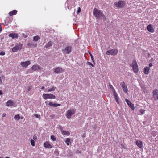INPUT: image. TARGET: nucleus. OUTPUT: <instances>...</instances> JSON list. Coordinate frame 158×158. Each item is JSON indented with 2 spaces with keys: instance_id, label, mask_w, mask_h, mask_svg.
Returning a JSON list of instances; mask_svg holds the SVG:
<instances>
[{
  "instance_id": "13",
  "label": "nucleus",
  "mask_w": 158,
  "mask_h": 158,
  "mask_svg": "<svg viewBox=\"0 0 158 158\" xmlns=\"http://www.w3.org/2000/svg\"><path fill=\"white\" fill-rule=\"evenodd\" d=\"M54 72L56 73H60L63 71V69L60 67H57L54 69Z\"/></svg>"
},
{
  "instance_id": "32",
  "label": "nucleus",
  "mask_w": 158,
  "mask_h": 158,
  "mask_svg": "<svg viewBox=\"0 0 158 158\" xmlns=\"http://www.w3.org/2000/svg\"><path fill=\"white\" fill-rule=\"evenodd\" d=\"M14 118L15 119H16V120H19L20 119V117L19 116V114H17L16 115H15V116H14Z\"/></svg>"
},
{
  "instance_id": "39",
  "label": "nucleus",
  "mask_w": 158,
  "mask_h": 158,
  "mask_svg": "<svg viewBox=\"0 0 158 158\" xmlns=\"http://www.w3.org/2000/svg\"><path fill=\"white\" fill-rule=\"evenodd\" d=\"M5 54V52H0V55H4Z\"/></svg>"
},
{
  "instance_id": "46",
  "label": "nucleus",
  "mask_w": 158,
  "mask_h": 158,
  "mask_svg": "<svg viewBox=\"0 0 158 158\" xmlns=\"http://www.w3.org/2000/svg\"><path fill=\"white\" fill-rule=\"evenodd\" d=\"M41 89L42 90H44V91L46 89H44V86H42L41 87Z\"/></svg>"
},
{
  "instance_id": "1",
  "label": "nucleus",
  "mask_w": 158,
  "mask_h": 158,
  "mask_svg": "<svg viewBox=\"0 0 158 158\" xmlns=\"http://www.w3.org/2000/svg\"><path fill=\"white\" fill-rule=\"evenodd\" d=\"M93 14L98 19H100L102 18L105 19L106 17L103 14L102 11L96 8L94 9L93 11Z\"/></svg>"
},
{
  "instance_id": "18",
  "label": "nucleus",
  "mask_w": 158,
  "mask_h": 158,
  "mask_svg": "<svg viewBox=\"0 0 158 158\" xmlns=\"http://www.w3.org/2000/svg\"><path fill=\"white\" fill-rule=\"evenodd\" d=\"M14 104V102L11 100H8L6 103V105L7 106H11L13 105Z\"/></svg>"
},
{
  "instance_id": "33",
  "label": "nucleus",
  "mask_w": 158,
  "mask_h": 158,
  "mask_svg": "<svg viewBox=\"0 0 158 158\" xmlns=\"http://www.w3.org/2000/svg\"><path fill=\"white\" fill-rule=\"evenodd\" d=\"M30 142L32 146H35V142L33 140L31 139L30 140Z\"/></svg>"
},
{
  "instance_id": "45",
  "label": "nucleus",
  "mask_w": 158,
  "mask_h": 158,
  "mask_svg": "<svg viewBox=\"0 0 158 158\" xmlns=\"http://www.w3.org/2000/svg\"><path fill=\"white\" fill-rule=\"evenodd\" d=\"M149 67H151L152 66V63L149 64Z\"/></svg>"
},
{
  "instance_id": "3",
  "label": "nucleus",
  "mask_w": 158,
  "mask_h": 158,
  "mask_svg": "<svg viewBox=\"0 0 158 158\" xmlns=\"http://www.w3.org/2000/svg\"><path fill=\"white\" fill-rule=\"evenodd\" d=\"M42 97L45 99H53L56 98L55 96L51 94H44L42 95Z\"/></svg>"
},
{
  "instance_id": "43",
  "label": "nucleus",
  "mask_w": 158,
  "mask_h": 158,
  "mask_svg": "<svg viewBox=\"0 0 158 158\" xmlns=\"http://www.w3.org/2000/svg\"><path fill=\"white\" fill-rule=\"evenodd\" d=\"M33 139L35 140H36L37 139V138L36 136L34 135L33 136Z\"/></svg>"
},
{
  "instance_id": "38",
  "label": "nucleus",
  "mask_w": 158,
  "mask_h": 158,
  "mask_svg": "<svg viewBox=\"0 0 158 158\" xmlns=\"http://www.w3.org/2000/svg\"><path fill=\"white\" fill-rule=\"evenodd\" d=\"M87 64L90 65H91L92 67H93V65L92 63L90 62H88Z\"/></svg>"
},
{
  "instance_id": "22",
  "label": "nucleus",
  "mask_w": 158,
  "mask_h": 158,
  "mask_svg": "<svg viewBox=\"0 0 158 158\" xmlns=\"http://www.w3.org/2000/svg\"><path fill=\"white\" fill-rule=\"evenodd\" d=\"M150 68L148 67H146L145 68L144 70V73L145 74H148L149 72Z\"/></svg>"
},
{
  "instance_id": "16",
  "label": "nucleus",
  "mask_w": 158,
  "mask_h": 158,
  "mask_svg": "<svg viewBox=\"0 0 158 158\" xmlns=\"http://www.w3.org/2000/svg\"><path fill=\"white\" fill-rule=\"evenodd\" d=\"M113 95L116 102L118 104H119L118 99L119 98L118 96V95L117 94L116 92L113 93Z\"/></svg>"
},
{
  "instance_id": "42",
  "label": "nucleus",
  "mask_w": 158,
  "mask_h": 158,
  "mask_svg": "<svg viewBox=\"0 0 158 158\" xmlns=\"http://www.w3.org/2000/svg\"><path fill=\"white\" fill-rule=\"evenodd\" d=\"M81 11V9L80 7H78V10L77 11V13H80Z\"/></svg>"
},
{
  "instance_id": "49",
  "label": "nucleus",
  "mask_w": 158,
  "mask_h": 158,
  "mask_svg": "<svg viewBox=\"0 0 158 158\" xmlns=\"http://www.w3.org/2000/svg\"><path fill=\"white\" fill-rule=\"evenodd\" d=\"M2 94V91L1 90H0V95H1V94Z\"/></svg>"
},
{
  "instance_id": "14",
  "label": "nucleus",
  "mask_w": 158,
  "mask_h": 158,
  "mask_svg": "<svg viewBox=\"0 0 158 158\" xmlns=\"http://www.w3.org/2000/svg\"><path fill=\"white\" fill-rule=\"evenodd\" d=\"M147 30L150 32L153 33L154 30L152 25L150 24L147 26Z\"/></svg>"
},
{
  "instance_id": "30",
  "label": "nucleus",
  "mask_w": 158,
  "mask_h": 158,
  "mask_svg": "<svg viewBox=\"0 0 158 158\" xmlns=\"http://www.w3.org/2000/svg\"><path fill=\"white\" fill-rule=\"evenodd\" d=\"M109 87L110 89L112 90L113 93L116 92L114 88H113V86L109 84Z\"/></svg>"
},
{
  "instance_id": "20",
  "label": "nucleus",
  "mask_w": 158,
  "mask_h": 158,
  "mask_svg": "<svg viewBox=\"0 0 158 158\" xmlns=\"http://www.w3.org/2000/svg\"><path fill=\"white\" fill-rule=\"evenodd\" d=\"M56 88V87L53 86L52 88H50L48 89H46L44 91L45 92H50L52 91H54L55 90Z\"/></svg>"
},
{
  "instance_id": "48",
  "label": "nucleus",
  "mask_w": 158,
  "mask_h": 158,
  "mask_svg": "<svg viewBox=\"0 0 158 158\" xmlns=\"http://www.w3.org/2000/svg\"><path fill=\"white\" fill-rule=\"evenodd\" d=\"M76 153H80V151H77L76 152Z\"/></svg>"
},
{
  "instance_id": "26",
  "label": "nucleus",
  "mask_w": 158,
  "mask_h": 158,
  "mask_svg": "<svg viewBox=\"0 0 158 158\" xmlns=\"http://www.w3.org/2000/svg\"><path fill=\"white\" fill-rule=\"evenodd\" d=\"M52 44V42L51 41H50L48 42L47 44L45 45V47L46 48H48L50 46H51Z\"/></svg>"
},
{
  "instance_id": "29",
  "label": "nucleus",
  "mask_w": 158,
  "mask_h": 158,
  "mask_svg": "<svg viewBox=\"0 0 158 158\" xmlns=\"http://www.w3.org/2000/svg\"><path fill=\"white\" fill-rule=\"evenodd\" d=\"M65 142L67 145H69L70 143V139L69 138L66 139Z\"/></svg>"
},
{
  "instance_id": "36",
  "label": "nucleus",
  "mask_w": 158,
  "mask_h": 158,
  "mask_svg": "<svg viewBox=\"0 0 158 158\" xmlns=\"http://www.w3.org/2000/svg\"><path fill=\"white\" fill-rule=\"evenodd\" d=\"M34 115L35 117L37 118H39L40 117V116L37 114H35Z\"/></svg>"
},
{
  "instance_id": "37",
  "label": "nucleus",
  "mask_w": 158,
  "mask_h": 158,
  "mask_svg": "<svg viewBox=\"0 0 158 158\" xmlns=\"http://www.w3.org/2000/svg\"><path fill=\"white\" fill-rule=\"evenodd\" d=\"M140 113L142 114H143L145 112V110L143 109H141L140 111Z\"/></svg>"
},
{
  "instance_id": "10",
  "label": "nucleus",
  "mask_w": 158,
  "mask_h": 158,
  "mask_svg": "<svg viewBox=\"0 0 158 158\" xmlns=\"http://www.w3.org/2000/svg\"><path fill=\"white\" fill-rule=\"evenodd\" d=\"M153 98L155 100H158V90H153Z\"/></svg>"
},
{
  "instance_id": "12",
  "label": "nucleus",
  "mask_w": 158,
  "mask_h": 158,
  "mask_svg": "<svg viewBox=\"0 0 158 158\" xmlns=\"http://www.w3.org/2000/svg\"><path fill=\"white\" fill-rule=\"evenodd\" d=\"M125 101L132 110H134L135 107L134 105L131 103L130 100L128 99H125Z\"/></svg>"
},
{
  "instance_id": "52",
  "label": "nucleus",
  "mask_w": 158,
  "mask_h": 158,
  "mask_svg": "<svg viewBox=\"0 0 158 158\" xmlns=\"http://www.w3.org/2000/svg\"><path fill=\"white\" fill-rule=\"evenodd\" d=\"M5 158H10L8 157H6Z\"/></svg>"
},
{
  "instance_id": "23",
  "label": "nucleus",
  "mask_w": 158,
  "mask_h": 158,
  "mask_svg": "<svg viewBox=\"0 0 158 158\" xmlns=\"http://www.w3.org/2000/svg\"><path fill=\"white\" fill-rule=\"evenodd\" d=\"M48 104L50 106L55 107H56L57 106H59L60 105V104L57 103H53L52 102H49Z\"/></svg>"
},
{
  "instance_id": "31",
  "label": "nucleus",
  "mask_w": 158,
  "mask_h": 158,
  "mask_svg": "<svg viewBox=\"0 0 158 158\" xmlns=\"http://www.w3.org/2000/svg\"><path fill=\"white\" fill-rule=\"evenodd\" d=\"M72 154H73V153H72V152L70 150H69V151H68V156H72Z\"/></svg>"
},
{
  "instance_id": "21",
  "label": "nucleus",
  "mask_w": 158,
  "mask_h": 158,
  "mask_svg": "<svg viewBox=\"0 0 158 158\" xmlns=\"http://www.w3.org/2000/svg\"><path fill=\"white\" fill-rule=\"evenodd\" d=\"M136 144L138 146L139 148H141L143 145V143L142 141L139 140H137L136 142Z\"/></svg>"
},
{
  "instance_id": "53",
  "label": "nucleus",
  "mask_w": 158,
  "mask_h": 158,
  "mask_svg": "<svg viewBox=\"0 0 158 158\" xmlns=\"http://www.w3.org/2000/svg\"><path fill=\"white\" fill-rule=\"evenodd\" d=\"M56 152L57 153L58 152L57 151H55V152Z\"/></svg>"
},
{
  "instance_id": "6",
  "label": "nucleus",
  "mask_w": 158,
  "mask_h": 158,
  "mask_svg": "<svg viewBox=\"0 0 158 158\" xmlns=\"http://www.w3.org/2000/svg\"><path fill=\"white\" fill-rule=\"evenodd\" d=\"M114 6L118 8H121L123 7L125 5V2L122 1H119L116 2L114 4Z\"/></svg>"
},
{
  "instance_id": "41",
  "label": "nucleus",
  "mask_w": 158,
  "mask_h": 158,
  "mask_svg": "<svg viewBox=\"0 0 158 158\" xmlns=\"http://www.w3.org/2000/svg\"><path fill=\"white\" fill-rule=\"evenodd\" d=\"M31 87L30 86H28L27 87V91L28 92L29 91H30V90H31Z\"/></svg>"
},
{
  "instance_id": "4",
  "label": "nucleus",
  "mask_w": 158,
  "mask_h": 158,
  "mask_svg": "<svg viewBox=\"0 0 158 158\" xmlns=\"http://www.w3.org/2000/svg\"><path fill=\"white\" fill-rule=\"evenodd\" d=\"M118 52L117 49H112L111 50H108L106 52L107 55H116Z\"/></svg>"
},
{
  "instance_id": "8",
  "label": "nucleus",
  "mask_w": 158,
  "mask_h": 158,
  "mask_svg": "<svg viewBox=\"0 0 158 158\" xmlns=\"http://www.w3.org/2000/svg\"><path fill=\"white\" fill-rule=\"evenodd\" d=\"M22 48V45L20 44H17L12 49V51L16 52L19 49H21Z\"/></svg>"
},
{
  "instance_id": "47",
  "label": "nucleus",
  "mask_w": 158,
  "mask_h": 158,
  "mask_svg": "<svg viewBox=\"0 0 158 158\" xmlns=\"http://www.w3.org/2000/svg\"><path fill=\"white\" fill-rule=\"evenodd\" d=\"M150 54L149 53H148V57H150Z\"/></svg>"
},
{
  "instance_id": "40",
  "label": "nucleus",
  "mask_w": 158,
  "mask_h": 158,
  "mask_svg": "<svg viewBox=\"0 0 158 158\" xmlns=\"http://www.w3.org/2000/svg\"><path fill=\"white\" fill-rule=\"evenodd\" d=\"M89 54H90L91 57V60H92L93 61H94V59H93V56L92 55L91 53H89Z\"/></svg>"
},
{
  "instance_id": "7",
  "label": "nucleus",
  "mask_w": 158,
  "mask_h": 158,
  "mask_svg": "<svg viewBox=\"0 0 158 158\" xmlns=\"http://www.w3.org/2000/svg\"><path fill=\"white\" fill-rule=\"evenodd\" d=\"M72 51V47L71 46H66L64 49L63 50L64 53L69 54Z\"/></svg>"
},
{
  "instance_id": "35",
  "label": "nucleus",
  "mask_w": 158,
  "mask_h": 158,
  "mask_svg": "<svg viewBox=\"0 0 158 158\" xmlns=\"http://www.w3.org/2000/svg\"><path fill=\"white\" fill-rule=\"evenodd\" d=\"M58 128L60 129V131H61V132H62V131H63V127L61 125H59L58 126Z\"/></svg>"
},
{
  "instance_id": "15",
  "label": "nucleus",
  "mask_w": 158,
  "mask_h": 158,
  "mask_svg": "<svg viewBox=\"0 0 158 158\" xmlns=\"http://www.w3.org/2000/svg\"><path fill=\"white\" fill-rule=\"evenodd\" d=\"M44 145L45 148H51L52 147V146L47 141L44 143Z\"/></svg>"
},
{
  "instance_id": "25",
  "label": "nucleus",
  "mask_w": 158,
  "mask_h": 158,
  "mask_svg": "<svg viewBox=\"0 0 158 158\" xmlns=\"http://www.w3.org/2000/svg\"><path fill=\"white\" fill-rule=\"evenodd\" d=\"M17 13V11L16 10H14L13 11L10 12H9V14L10 16L15 15Z\"/></svg>"
},
{
  "instance_id": "27",
  "label": "nucleus",
  "mask_w": 158,
  "mask_h": 158,
  "mask_svg": "<svg viewBox=\"0 0 158 158\" xmlns=\"http://www.w3.org/2000/svg\"><path fill=\"white\" fill-rule=\"evenodd\" d=\"M27 45L30 47L33 46H35L36 45V44H35L32 43H29L27 44Z\"/></svg>"
},
{
  "instance_id": "51",
  "label": "nucleus",
  "mask_w": 158,
  "mask_h": 158,
  "mask_svg": "<svg viewBox=\"0 0 158 158\" xmlns=\"http://www.w3.org/2000/svg\"><path fill=\"white\" fill-rule=\"evenodd\" d=\"M23 118V117H21V119H22Z\"/></svg>"
},
{
  "instance_id": "50",
  "label": "nucleus",
  "mask_w": 158,
  "mask_h": 158,
  "mask_svg": "<svg viewBox=\"0 0 158 158\" xmlns=\"http://www.w3.org/2000/svg\"><path fill=\"white\" fill-rule=\"evenodd\" d=\"M1 31V25H0V31Z\"/></svg>"
},
{
  "instance_id": "17",
  "label": "nucleus",
  "mask_w": 158,
  "mask_h": 158,
  "mask_svg": "<svg viewBox=\"0 0 158 158\" xmlns=\"http://www.w3.org/2000/svg\"><path fill=\"white\" fill-rule=\"evenodd\" d=\"M9 36L11 37L12 39H14L16 38H17L18 37V34L15 33H12L9 34Z\"/></svg>"
},
{
  "instance_id": "54",
  "label": "nucleus",
  "mask_w": 158,
  "mask_h": 158,
  "mask_svg": "<svg viewBox=\"0 0 158 158\" xmlns=\"http://www.w3.org/2000/svg\"><path fill=\"white\" fill-rule=\"evenodd\" d=\"M0 158H2V157H0Z\"/></svg>"
},
{
  "instance_id": "5",
  "label": "nucleus",
  "mask_w": 158,
  "mask_h": 158,
  "mask_svg": "<svg viewBox=\"0 0 158 158\" xmlns=\"http://www.w3.org/2000/svg\"><path fill=\"white\" fill-rule=\"evenodd\" d=\"M75 112V110L74 109H72L70 110H68L66 112V117L68 119H69L71 118V116Z\"/></svg>"
},
{
  "instance_id": "19",
  "label": "nucleus",
  "mask_w": 158,
  "mask_h": 158,
  "mask_svg": "<svg viewBox=\"0 0 158 158\" xmlns=\"http://www.w3.org/2000/svg\"><path fill=\"white\" fill-rule=\"evenodd\" d=\"M40 67L37 65H34L32 67V69L33 71H36L40 69Z\"/></svg>"
},
{
  "instance_id": "11",
  "label": "nucleus",
  "mask_w": 158,
  "mask_h": 158,
  "mask_svg": "<svg viewBox=\"0 0 158 158\" xmlns=\"http://www.w3.org/2000/svg\"><path fill=\"white\" fill-rule=\"evenodd\" d=\"M30 64V62L29 61H27L25 62H21L20 65L23 67H27V66Z\"/></svg>"
},
{
  "instance_id": "34",
  "label": "nucleus",
  "mask_w": 158,
  "mask_h": 158,
  "mask_svg": "<svg viewBox=\"0 0 158 158\" xmlns=\"http://www.w3.org/2000/svg\"><path fill=\"white\" fill-rule=\"evenodd\" d=\"M51 139L53 141H54L56 140V138L53 135H52L51 136Z\"/></svg>"
},
{
  "instance_id": "2",
  "label": "nucleus",
  "mask_w": 158,
  "mask_h": 158,
  "mask_svg": "<svg viewBox=\"0 0 158 158\" xmlns=\"http://www.w3.org/2000/svg\"><path fill=\"white\" fill-rule=\"evenodd\" d=\"M133 68V70L135 73H136L138 71V67L137 63L135 60H134L132 61V64L131 65Z\"/></svg>"
},
{
  "instance_id": "24",
  "label": "nucleus",
  "mask_w": 158,
  "mask_h": 158,
  "mask_svg": "<svg viewBox=\"0 0 158 158\" xmlns=\"http://www.w3.org/2000/svg\"><path fill=\"white\" fill-rule=\"evenodd\" d=\"M61 133L63 135L67 136L69 135L70 134L69 132L68 131L64 130L62 131L61 132Z\"/></svg>"
},
{
  "instance_id": "28",
  "label": "nucleus",
  "mask_w": 158,
  "mask_h": 158,
  "mask_svg": "<svg viewBox=\"0 0 158 158\" xmlns=\"http://www.w3.org/2000/svg\"><path fill=\"white\" fill-rule=\"evenodd\" d=\"M39 39L40 37L38 36H36L34 37L33 40L35 41H37Z\"/></svg>"
},
{
  "instance_id": "44",
  "label": "nucleus",
  "mask_w": 158,
  "mask_h": 158,
  "mask_svg": "<svg viewBox=\"0 0 158 158\" xmlns=\"http://www.w3.org/2000/svg\"><path fill=\"white\" fill-rule=\"evenodd\" d=\"M6 115V114L5 113H3L2 114V116L3 117H5Z\"/></svg>"
},
{
  "instance_id": "9",
  "label": "nucleus",
  "mask_w": 158,
  "mask_h": 158,
  "mask_svg": "<svg viewBox=\"0 0 158 158\" xmlns=\"http://www.w3.org/2000/svg\"><path fill=\"white\" fill-rule=\"evenodd\" d=\"M120 85H121L123 91L125 93H127L128 91V89L124 82H121L120 83Z\"/></svg>"
}]
</instances>
